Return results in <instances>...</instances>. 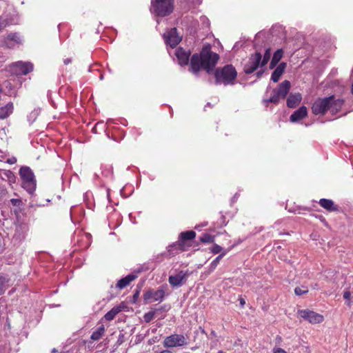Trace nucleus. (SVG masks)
<instances>
[{"instance_id":"57","label":"nucleus","mask_w":353,"mask_h":353,"mask_svg":"<svg viewBox=\"0 0 353 353\" xmlns=\"http://www.w3.org/2000/svg\"><path fill=\"white\" fill-rule=\"evenodd\" d=\"M312 288L313 289H316L317 288V284H315Z\"/></svg>"},{"instance_id":"33","label":"nucleus","mask_w":353,"mask_h":353,"mask_svg":"<svg viewBox=\"0 0 353 353\" xmlns=\"http://www.w3.org/2000/svg\"><path fill=\"white\" fill-rule=\"evenodd\" d=\"M283 56V49L280 48L274 52L272 59L279 63L280 60L282 59Z\"/></svg>"},{"instance_id":"58","label":"nucleus","mask_w":353,"mask_h":353,"mask_svg":"<svg viewBox=\"0 0 353 353\" xmlns=\"http://www.w3.org/2000/svg\"><path fill=\"white\" fill-rule=\"evenodd\" d=\"M3 92V90L2 88H0V93Z\"/></svg>"},{"instance_id":"55","label":"nucleus","mask_w":353,"mask_h":353,"mask_svg":"<svg viewBox=\"0 0 353 353\" xmlns=\"http://www.w3.org/2000/svg\"><path fill=\"white\" fill-rule=\"evenodd\" d=\"M99 79H100V80H103V74H101Z\"/></svg>"},{"instance_id":"18","label":"nucleus","mask_w":353,"mask_h":353,"mask_svg":"<svg viewBox=\"0 0 353 353\" xmlns=\"http://www.w3.org/2000/svg\"><path fill=\"white\" fill-rule=\"evenodd\" d=\"M137 278L136 274H129L126 276L119 279L117 283L116 288L123 289L128 285L132 281Z\"/></svg>"},{"instance_id":"51","label":"nucleus","mask_w":353,"mask_h":353,"mask_svg":"<svg viewBox=\"0 0 353 353\" xmlns=\"http://www.w3.org/2000/svg\"><path fill=\"white\" fill-rule=\"evenodd\" d=\"M210 334H211L212 336H216V332H215V331H214V330H212V331H211Z\"/></svg>"},{"instance_id":"14","label":"nucleus","mask_w":353,"mask_h":353,"mask_svg":"<svg viewBox=\"0 0 353 353\" xmlns=\"http://www.w3.org/2000/svg\"><path fill=\"white\" fill-rule=\"evenodd\" d=\"M307 110L304 105L295 110L290 117V121L292 123L298 122L307 117Z\"/></svg>"},{"instance_id":"36","label":"nucleus","mask_w":353,"mask_h":353,"mask_svg":"<svg viewBox=\"0 0 353 353\" xmlns=\"http://www.w3.org/2000/svg\"><path fill=\"white\" fill-rule=\"evenodd\" d=\"M210 250L213 254H216L221 252L223 248L218 244H214Z\"/></svg>"},{"instance_id":"30","label":"nucleus","mask_w":353,"mask_h":353,"mask_svg":"<svg viewBox=\"0 0 353 353\" xmlns=\"http://www.w3.org/2000/svg\"><path fill=\"white\" fill-rule=\"evenodd\" d=\"M343 299L345 300L346 305L350 307L353 303V296L352 295V292L346 290L343 294Z\"/></svg>"},{"instance_id":"29","label":"nucleus","mask_w":353,"mask_h":353,"mask_svg":"<svg viewBox=\"0 0 353 353\" xmlns=\"http://www.w3.org/2000/svg\"><path fill=\"white\" fill-rule=\"evenodd\" d=\"M226 254V252H222L218 256H216L210 263V271L212 272L215 270L221 259Z\"/></svg>"},{"instance_id":"59","label":"nucleus","mask_w":353,"mask_h":353,"mask_svg":"<svg viewBox=\"0 0 353 353\" xmlns=\"http://www.w3.org/2000/svg\"><path fill=\"white\" fill-rule=\"evenodd\" d=\"M218 353H223V352L222 350H219Z\"/></svg>"},{"instance_id":"17","label":"nucleus","mask_w":353,"mask_h":353,"mask_svg":"<svg viewBox=\"0 0 353 353\" xmlns=\"http://www.w3.org/2000/svg\"><path fill=\"white\" fill-rule=\"evenodd\" d=\"M301 99L302 97L300 93H290L287 98V106L290 108H294L301 103Z\"/></svg>"},{"instance_id":"5","label":"nucleus","mask_w":353,"mask_h":353,"mask_svg":"<svg viewBox=\"0 0 353 353\" xmlns=\"http://www.w3.org/2000/svg\"><path fill=\"white\" fill-rule=\"evenodd\" d=\"M174 0H152L150 11L157 17L170 15L174 10Z\"/></svg>"},{"instance_id":"39","label":"nucleus","mask_w":353,"mask_h":353,"mask_svg":"<svg viewBox=\"0 0 353 353\" xmlns=\"http://www.w3.org/2000/svg\"><path fill=\"white\" fill-rule=\"evenodd\" d=\"M139 290H135L132 297V299L130 300V302L132 303H136L139 299Z\"/></svg>"},{"instance_id":"28","label":"nucleus","mask_w":353,"mask_h":353,"mask_svg":"<svg viewBox=\"0 0 353 353\" xmlns=\"http://www.w3.org/2000/svg\"><path fill=\"white\" fill-rule=\"evenodd\" d=\"M105 332V328L103 325H101L95 331H94L90 336L91 339L93 341L99 340L101 336L103 335Z\"/></svg>"},{"instance_id":"22","label":"nucleus","mask_w":353,"mask_h":353,"mask_svg":"<svg viewBox=\"0 0 353 353\" xmlns=\"http://www.w3.org/2000/svg\"><path fill=\"white\" fill-rule=\"evenodd\" d=\"M196 236V232L193 230H188L185 232H182L179 234V242L183 245V248H185V241L189 240H192Z\"/></svg>"},{"instance_id":"37","label":"nucleus","mask_w":353,"mask_h":353,"mask_svg":"<svg viewBox=\"0 0 353 353\" xmlns=\"http://www.w3.org/2000/svg\"><path fill=\"white\" fill-rule=\"evenodd\" d=\"M10 203L15 207H20L22 205V201L19 199H12L10 201Z\"/></svg>"},{"instance_id":"26","label":"nucleus","mask_w":353,"mask_h":353,"mask_svg":"<svg viewBox=\"0 0 353 353\" xmlns=\"http://www.w3.org/2000/svg\"><path fill=\"white\" fill-rule=\"evenodd\" d=\"M10 278L8 275L0 273V295H3L6 290V285L9 282Z\"/></svg>"},{"instance_id":"8","label":"nucleus","mask_w":353,"mask_h":353,"mask_svg":"<svg viewBox=\"0 0 353 353\" xmlns=\"http://www.w3.org/2000/svg\"><path fill=\"white\" fill-rule=\"evenodd\" d=\"M299 315L310 323H320L323 321V315L310 310H298Z\"/></svg>"},{"instance_id":"35","label":"nucleus","mask_w":353,"mask_h":353,"mask_svg":"<svg viewBox=\"0 0 353 353\" xmlns=\"http://www.w3.org/2000/svg\"><path fill=\"white\" fill-rule=\"evenodd\" d=\"M155 316V311H150L143 315V319L145 323H150L153 320Z\"/></svg>"},{"instance_id":"50","label":"nucleus","mask_w":353,"mask_h":353,"mask_svg":"<svg viewBox=\"0 0 353 353\" xmlns=\"http://www.w3.org/2000/svg\"><path fill=\"white\" fill-rule=\"evenodd\" d=\"M159 353H172L170 350H162Z\"/></svg>"},{"instance_id":"31","label":"nucleus","mask_w":353,"mask_h":353,"mask_svg":"<svg viewBox=\"0 0 353 353\" xmlns=\"http://www.w3.org/2000/svg\"><path fill=\"white\" fill-rule=\"evenodd\" d=\"M272 54V50L270 48L265 49L263 55H262V65H265L270 59Z\"/></svg>"},{"instance_id":"23","label":"nucleus","mask_w":353,"mask_h":353,"mask_svg":"<svg viewBox=\"0 0 353 353\" xmlns=\"http://www.w3.org/2000/svg\"><path fill=\"white\" fill-rule=\"evenodd\" d=\"M14 110V105L12 102H9L5 106H3L0 108V119H5L8 117L12 112Z\"/></svg>"},{"instance_id":"13","label":"nucleus","mask_w":353,"mask_h":353,"mask_svg":"<svg viewBox=\"0 0 353 353\" xmlns=\"http://www.w3.org/2000/svg\"><path fill=\"white\" fill-rule=\"evenodd\" d=\"M175 55L181 65H187L190 60V52L184 50L182 48H178L175 51Z\"/></svg>"},{"instance_id":"56","label":"nucleus","mask_w":353,"mask_h":353,"mask_svg":"<svg viewBox=\"0 0 353 353\" xmlns=\"http://www.w3.org/2000/svg\"><path fill=\"white\" fill-rule=\"evenodd\" d=\"M205 107H211L210 103H207V104L205 105Z\"/></svg>"},{"instance_id":"1","label":"nucleus","mask_w":353,"mask_h":353,"mask_svg":"<svg viewBox=\"0 0 353 353\" xmlns=\"http://www.w3.org/2000/svg\"><path fill=\"white\" fill-rule=\"evenodd\" d=\"M209 43L205 44L200 53H194L190 59V70L194 74H197L201 69L210 74L216 65L219 55L211 50Z\"/></svg>"},{"instance_id":"19","label":"nucleus","mask_w":353,"mask_h":353,"mask_svg":"<svg viewBox=\"0 0 353 353\" xmlns=\"http://www.w3.org/2000/svg\"><path fill=\"white\" fill-rule=\"evenodd\" d=\"M19 175L22 181L35 180L32 170L28 166H22L20 168Z\"/></svg>"},{"instance_id":"49","label":"nucleus","mask_w":353,"mask_h":353,"mask_svg":"<svg viewBox=\"0 0 353 353\" xmlns=\"http://www.w3.org/2000/svg\"><path fill=\"white\" fill-rule=\"evenodd\" d=\"M240 304L241 306H243L245 304V300L242 298L240 299Z\"/></svg>"},{"instance_id":"41","label":"nucleus","mask_w":353,"mask_h":353,"mask_svg":"<svg viewBox=\"0 0 353 353\" xmlns=\"http://www.w3.org/2000/svg\"><path fill=\"white\" fill-rule=\"evenodd\" d=\"M278 63H279L278 62L275 61L273 59H271L270 65H269L270 69H271V70L275 69L276 68Z\"/></svg>"},{"instance_id":"43","label":"nucleus","mask_w":353,"mask_h":353,"mask_svg":"<svg viewBox=\"0 0 353 353\" xmlns=\"http://www.w3.org/2000/svg\"><path fill=\"white\" fill-rule=\"evenodd\" d=\"M263 73H264V70H260L259 71H258L256 73V76L257 78H260V77H261V76L263 75Z\"/></svg>"},{"instance_id":"44","label":"nucleus","mask_w":353,"mask_h":353,"mask_svg":"<svg viewBox=\"0 0 353 353\" xmlns=\"http://www.w3.org/2000/svg\"><path fill=\"white\" fill-rule=\"evenodd\" d=\"M63 63L65 65H68L72 63V58H66L63 60Z\"/></svg>"},{"instance_id":"54","label":"nucleus","mask_w":353,"mask_h":353,"mask_svg":"<svg viewBox=\"0 0 353 353\" xmlns=\"http://www.w3.org/2000/svg\"><path fill=\"white\" fill-rule=\"evenodd\" d=\"M8 162H9V163H14V162H16V159H14V161H12V160H11V159H9V160H8Z\"/></svg>"},{"instance_id":"4","label":"nucleus","mask_w":353,"mask_h":353,"mask_svg":"<svg viewBox=\"0 0 353 353\" xmlns=\"http://www.w3.org/2000/svg\"><path fill=\"white\" fill-rule=\"evenodd\" d=\"M291 88V83L288 80H285L278 85L276 88L272 91V95L269 99H263V103L265 106L269 103L278 105L280 99H284L288 96Z\"/></svg>"},{"instance_id":"15","label":"nucleus","mask_w":353,"mask_h":353,"mask_svg":"<svg viewBox=\"0 0 353 353\" xmlns=\"http://www.w3.org/2000/svg\"><path fill=\"white\" fill-rule=\"evenodd\" d=\"M287 63L285 62L280 63L276 68L274 70L271 75V81L274 83H277L282 74L284 73Z\"/></svg>"},{"instance_id":"3","label":"nucleus","mask_w":353,"mask_h":353,"mask_svg":"<svg viewBox=\"0 0 353 353\" xmlns=\"http://www.w3.org/2000/svg\"><path fill=\"white\" fill-rule=\"evenodd\" d=\"M214 74L216 85H234L237 77L236 70L231 64H227L222 68H216Z\"/></svg>"},{"instance_id":"47","label":"nucleus","mask_w":353,"mask_h":353,"mask_svg":"<svg viewBox=\"0 0 353 353\" xmlns=\"http://www.w3.org/2000/svg\"><path fill=\"white\" fill-rule=\"evenodd\" d=\"M142 285H143V283L137 284L136 290H139V292H140L141 290V288H142Z\"/></svg>"},{"instance_id":"42","label":"nucleus","mask_w":353,"mask_h":353,"mask_svg":"<svg viewBox=\"0 0 353 353\" xmlns=\"http://www.w3.org/2000/svg\"><path fill=\"white\" fill-rule=\"evenodd\" d=\"M145 271V270L143 269V267H140V268H138L137 269H136L135 270H134V272L132 273V274H136L137 276L139 273Z\"/></svg>"},{"instance_id":"32","label":"nucleus","mask_w":353,"mask_h":353,"mask_svg":"<svg viewBox=\"0 0 353 353\" xmlns=\"http://www.w3.org/2000/svg\"><path fill=\"white\" fill-rule=\"evenodd\" d=\"M199 240L202 243H211L214 241V236L208 233H205L200 236Z\"/></svg>"},{"instance_id":"46","label":"nucleus","mask_w":353,"mask_h":353,"mask_svg":"<svg viewBox=\"0 0 353 353\" xmlns=\"http://www.w3.org/2000/svg\"><path fill=\"white\" fill-rule=\"evenodd\" d=\"M142 285H143V283L137 284L136 290H139V292H140L141 290V288H142Z\"/></svg>"},{"instance_id":"7","label":"nucleus","mask_w":353,"mask_h":353,"mask_svg":"<svg viewBox=\"0 0 353 353\" xmlns=\"http://www.w3.org/2000/svg\"><path fill=\"white\" fill-rule=\"evenodd\" d=\"M163 344L165 347L183 346L186 344V340L183 334H174L165 337Z\"/></svg>"},{"instance_id":"53","label":"nucleus","mask_w":353,"mask_h":353,"mask_svg":"<svg viewBox=\"0 0 353 353\" xmlns=\"http://www.w3.org/2000/svg\"><path fill=\"white\" fill-rule=\"evenodd\" d=\"M99 123H97V124H96V125H95V127H94V128H92V131H93L94 132H96L97 125H99Z\"/></svg>"},{"instance_id":"25","label":"nucleus","mask_w":353,"mask_h":353,"mask_svg":"<svg viewBox=\"0 0 353 353\" xmlns=\"http://www.w3.org/2000/svg\"><path fill=\"white\" fill-rule=\"evenodd\" d=\"M21 186L28 193L32 194L36 189V180L22 181Z\"/></svg>"},{"instance_id":"40","label":"nucleus","mask_w":353,"mask_h":353,"mask_svg":"<svg viewBox=\"0 0 353 353\" xmlns=\"http://www.w3.org/2000/svg\"><path fill=\"white\" fill-rule=\"evenodd\" d=\"M169 309V307H168V305H162L159 308H157L155 309L154 311H155V313L158 311H161V312H166L168 311Z\"/></svg>"},{"instance_id":"20","label":"nucleus","mask_w":353,"mask_h":353,"mask_svg":"<svg viewBox=\"0 0 353 353\" xmlns=\"http://www.w3.org/2000/svg\"><path fill=\"white\" fill-rule=\"evenodd\" d=\"M167 250V253H164L163 254H168V257H171L176 254L179 250L184 251L185 248H183V245L180 243L178 241L177 242L170 245Z\"/></svg>"},{"instance_id":"38","label":"nucleus","mask_w":353,"mask_h":353,"mask_svg":"<svg viewBox=\"0 0 353 353\" xmlns=\"http://www.w3.org/2000/svg\"><path fill=\"white\" fill-rule=\"evenodd\" d=\"M8 26V21L7 19H3L2 17H0V31L4 28Z\"/></svg>"},{"instance_id":"11","label":"nucleus","mask_w":353,"mask_h":353,"mask_svg":"<svg viewBox=\"0 0 353 353\" xmlns=\"http://www.w3.org/2000/svg\"><path fill=\"white\" fill-rule=\"evenodd\" d=\"M190 275L188 271H180L175 275H170L168 279L170 284L173 287H180L184 284Z\"/></svg>"},{"instance_id":"9","label":"nucleus","mask_w":353,"mask_h":353,"mask_svg":"<svg viewBox=\"0 0 353 353\" xmlns=\"http://www.w3.org/2000/svg\"><path fill=\"white\" fill-rule=\"evenodd\" d=\"M11 68L16 74L26 75L33 70V64L30 62L17 61L12 63Z\"/></svg>"},{"instance_id":"48","label":"nucleus","mask_w":353,"mask_h":353,"mask_svg":"<svg viewBox=\"0 0 353 353\" xmlns=\"http://www.w3.org/2000/svg\"><path fill=\"white\" fill-rule=\"evenodd\" d=\"M142 285H143V283L137 284L136 290H139V292H140L141 290V288H142Z\"/></svg>"},{"instance_id":"12","label":"nucleus","mask_w":353,"mask_h":353,"mask_svg":"<svg viewBox=\"0 0 353 353\" xmlns=\"http://www.w3.org/2000/svg\"><path fill=\"white\" fill-rule=\"evenodd\" d=\"M165 296V291L163 289H159L156 291L153 290H147L143 294L145 303H148L152 299L153 301H163Z\"/></svg>"},{"instance_id":"34","label":"nucleus","mask_w":353,"mask_h":353,"mask_svg":"<svg viewBox=\"0 0 353 353\" xmlns=\"http://www.w3.org/2000/svg\"><path fill=\"white\" fill-rule=\"evenodd\" d=\"M308 292V288L305 286L296 287L294 289V293L296 296H301L305 294Z\"/></svg>"},{"instance_id":"10","label":"nucleus","mask_w":353,"mask_h":353,"mask_svg":"<svg viewBox=\"0 0 353 353\" xmlns=\"http://www.w3.org/2000/svg\"><path fill=\"white\" fill-rule=\"evenodd\" d=\"M165 42L170 48H174L181 41V38L178 35L176 28H171L168 34H163Z\"/></svg>"},{"instance_id":"21","label":"nucleus","mask_w":353,"mask_h":353,"mask_svg":"<svg viewBox=\"0 0 353 353\" xmlns=\"http://www.w3.org/2000/svg\"><path fill=\"white\" fill-rule=\"evenodd\" d=\"M3 93L9 97H16L17 96V90L15 85H12L10 81H6L3 83Z\"/></svg>"},{"instance_id":"52","label":"nucleus","mask_w":353,"mask_h":353,"mask_svg":"<svg viewBox=\"0 0 353 353\" xmlns=\"http://www.w3.org/2000/svg\"><path fill=\"white\" fill-rule=\"evenodd\" d=\"M58 351L56 348H53L51 351V353H57Z\"/></svg>"},{"instance_id":"24","label":"nucleus","mask_w":353,"mask_h":353,"mask_svg":"<svg viewBox=\"0 0 353 353\" xmlns=\"http://www.w3.org/2000/svg\"><path fill=\"white\" fill-rule=\"evenodd\" d=\"M123 307L121 305L115 306L108 311L104 316L106 321H112L115 316L122 311Z\"/></svg>"},{"instance_id":"16","label":"nucleus","mask_w":353,"mask_h":353,"mask_svg":"<svg viewBox=\"0 0 353 353\" xmlns=\"http://www.w3.org/2000/svg\"><path fill=\"white\" fill-rule=\"evenodd\" d=\"M319 205L329 212H339L340 208L331 199H321Z\"/></svg>"},{"instance_id":"2","label":"nucleus","mask_w":353,"mask_h":353,"mask_svg":"<svg viewBox=\"0 0 353 353\" xmlns=\"http://www.w3.org/2000/svg\"><path fill=\"white\" fill-rule=\"evenodd\" d=\"M344 103L343 99L336 98L334 95L318 98L312 104V111L315 115H324L330 110L332 115H335L341 111Z\"/></svg>"},{"instance_id":"6","label":"nucleus","mask_w":353,"mask_h":353,"mask_svg":"<svg viewBox=\"0 0 353 353\" xmlns=\"http://www.w3.org/2000/svg\"><path fill=\"white\" fill-rule=\"evenodd\" d=\"M263 66L264 65H262V54L260 51L256 50V52L250 54L248 61L245 63L243 72L246 74H250L255 72L259 67L262 68Z\"/></svg>"},{"instance_id":"45","label":"nucleus","mask_w":353,"mask_h":353,"mask_svg":"<svg viewBox=\"0 0 353 353\" xmlns=\"http://www.w3.org/2000/svg\"><path fill=\"white\" fill-rule=\"evenodd\" d=\"M274 353H287V352L281 348H277L274 350Z\"/></svg>"},{"instance_id":"27","label":"nucleus","mask_w":353,"mask_h":353,"mask_svg":"<svg viewBox=\"0 0 353 353\" xmlns=\"http://www.w3.org/2000/svg\"><path fill=\"white\" fill-rule=\"evenodd\" d=\"M7 40L11 41H14L17 43H20V38H19L18 33H17V32H12V33L8 34L6 39L4 41L6 46L8 48H11L12 46L9 44V43L7 41Z\"/></svg>"}]
</instances>
